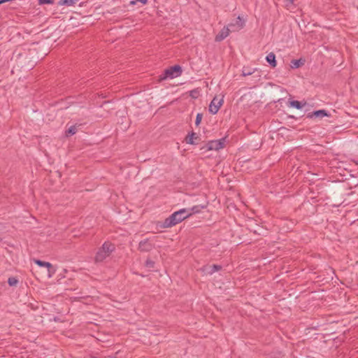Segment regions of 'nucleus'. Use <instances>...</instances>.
Masks as SVG:
<instances>
[{
  "mask_svg": "<svg viewBox=\"0 0 358 358\" xmlns=\"http://www.w3.org/2000/svg\"><path fill=\"white\" fill-rule=\"evenodd\" d=\"M203 208V206H193L192 208L187 209V210L188 213H189V216H190L192 214L199 213L201 209Z\"/></svg>",
  "mask_w": 358,
  "mask_h": 358,
  "instance_id": "obj_15",
  "label": "nucleus"
},
{
  "mask_svg": "<svg viewBox=\"0 0 358 358\" xmlns=\"http://www.w3.org/2000/svg\"><path fill=\"white\" fill-rule=\"evenodd\" d=\"M189 217V213H188L187 208L180 209L174 212L169 217H167L164 221L162 226L164 228L171 227Z\"/></svg>",
  "mask_w": 358,
  "mask_h": 358,
  "instance_id": "obj_1",
  "label": "nucleus"
},
{
  "mask_svg": "<svg viewBox=\"0 0 358 358\" xmlns=\"http://www.w3.org/2000/svg\"><path fill=\"white\" fill-rule=\"evenodd\" d=\"M77 131V129H76V126H71L69 128V129L67 130L66 133H67V135H73L76 133Z\"/></svg>",
  "mask_w": 358,
  "mask_h": 358,
  "instance_id": "obj_18",
  "label": "nucleus"
},
{
  "mask_svg": "<svg viewBox=\"0 0 358 358\" xmlns=\"http://www.w3.org/2000/svg\"><path fill=\"white\" fill-rule=\"evenodd\" d=\"M80 0H60L58 2L59 6L66 5L67 6H72L76 4Z\"/></svg>",
  "mask_w": 358,
  "mask_h": 358,
  "instance_id": "obj_12",
  "label": "nucleus"
},
{
  "mask_svg": "<svg viewBox=\"0 0 358 358\" xmlns=\"http://www.w3.org/2000/svg\"><path fill=\"white\" fill-rule=\"evenodd\" d=\"M54 0H38L39 4L52 3Z\"/></svg>",
  "mask_w": 358,
  "mask_h": 358,
  "instance_id": "obj_23",
  "label": "nucleus"
},
{
  "mask_svg": "<svg viewBox=\"0 0 358 358\" xmlns=\"http://www.w3.org/2000/svg\"><path fill=\"white\" fill-rule=\"evenodd\" d=\"M195 135L196 134L194 133H192L190 135H189L186 138V143L188 144H194V139L195 138Z\"/></svg>",
  "mask_w": 358,
  "mask_h": 358,
  "instance_id": "obj_17",
  "label": "nucleus"
},
{
  "mask_svg": "<svg viewBox=\"0 0 358 358\" xmlns=\"http://www.w3.org/2000/svg\"><path fill=\"white\" fill-rule=\"evenodd\" d=\"M306 102L302 103L301 102H300L299 101H291L289 102V106L297 108V109L302 108L304 106H306Z\"/></svg>",
  "mask_w": 358,
  "mask_h": 358,
  "instance_id": "obj_14",
  "label": "nucleus"
},
{
  "mask_svg": "<svg viewBox=\"0 0 358 358\" xmlns=\"http://www.w3.org/2000/svg\"><path fill=\"white\" fill-rule=\"evenodd\" d=\"M221 268V266H218V265H216V264H214L213 266H206L203 268V271H206V273L207 274H213L215 272L219 271L220 269Z\"/></svg>",
  "mask_w": 358,
  "mask_h": 358,
  "instance_id": "obj_10",
  "label": "nucleus"
},
{
  "mask_svg": "<svg viewBox=\"0 0 358 358\" xmlns=\"http://www.w3.org/2000/svg\"><path fill=\"white\" fill-rule=\"evenodd\" d=\"M252 73V72L247 69H243V76H250Z\"/></svg>",
  "mask_w": 358,
  "mask_h": 358,
  "instance_id": "obj_22",
  "label": "nucleus"
},
{
  "mask_svg": "<svg viewBox=\"0 0 358 358\" xmlns=\"http://www.w3.org/2000/svg\"><path fill=\"white\" fill-rule=\"evenodd\" d=\"M182 73L181 67L178 65L171 66L164 71V73L161 76L160 79L174 78L180 76Z\"/></svg>",
  "mask_w": 358,
  "mask_h": 358,
  "instance_id": "obj_3",
  "label": "nucleus"
},
{
  "mask_svg": "<svg viewBox=\"0 0 358 358\" xmlns=\"http://www.w3.org/2000/svg\"><path fill=\"white\" fill-rule=\"evenodd\" d=\"M266 59L267 62L272 66L275 67L276 66V60H275V55L273 52H270L267 55Z\"/></svg>",
  "mask_w": 358,
  "mask_h": 358,
  "instance_id": "obj_11",
  "label": "nucleus"
},
{
  "mask_svg": "<svg viewBox=\"0 0 358 358\" xmlns=\"http://www.w3.org/2000/svg\"><path fill=\"white\" fill-rule=\"evenodd\" d=\"M313 115L315 117H322L328 116V114H327V111L324 110H319L315 111L313 113Z\"/></svg>",
  "mask_w": 358,
  "mask_h": 358,
  "instance_id": "obj_16",
  "label": "nucleus"
},
{
  "mask_svg": "<svg viewBox=\"0 0 358 358\" xmlns=\"http://www.w3.org/2000/svg\"><path fill=\"white\" fill-rule=\"evenodd\" d=\"M224 138H222L220 140L212 141L208 143V148L210 150H219L222 149L224 146Z\"/></svg>",
  "mask_w": 358,
  "mask_h": 358,
  "instance_id": "obj_5",
  "label": "nucleus"
},
{
  "mask_svg": "<svg viewBox=\"0 0 358 358\" xmlns=\"http://www.w3.org/2000/svg\"><path fill=\"white\" fill-rule=\"evenodd\" d=\"M202 114L201 113H198L196 115V121H195V124L196 125H199L202 120Z\"/></svg>",
  "mask_w": 358,
  "mask_h": 358,
  "instance_id": "obj_21",
  "label": "nucleus"
},
{
  "mask_svg": "<svg viewBox=\"0 0 358 358\" xmlns=\"http://www.w3.org/2000/svg\"><path fill=\"white\" fill-rule=\"evenodd\" d=\"M231 29H229V27L227 26V27H224L220 31L219 34H217L215 36V41H222V40H224V38H226L229 33H230Z\"/></svg>",
  "mask_w": 358,
  "mask_h": 358,
  "instance_id": "obj_9",
  "label": "nucleus"
},
{
  "mask_svg": "<svg viewBox=\"0 0 358 358\" xmlns=\"http://www.w3.org/2000/svg\"><path fill=\"white\" fill-rule=\"evenodd\" d=\"M115 250V245L109 242H105L102 247L99 249L95 256L96 262H101L106 258L109 257L111 252Z\"/></svg>",
  "mask_w": 358,
  "mask_h": 358,
  "instance_id": "obj_2",
  "label": "nucleus"
},
{
  "mask_svg": "<svg viewBox=\"0 0 358 358\" xmlns=\"http://www.w3.org/2000/svg\"><path fill=\"white\" fill-rule=\"evenodd\" d=\"M304 64V60L299 59H294L291 61L290 66L292 69H297L302 66Z\"/></svg>",
  "mask_w": 358,
  "mask_h": 358,
  "instance_id": "obj_13",
  "label": "nucleus"
},
{
  "mask_svg": "<svg viewBox=\"0 0 358 358\" xmlns=\"http://www.w3.org/2000/svg\"><path fill=\"white\" fill-rule=\"evenodd\" d=\"M34 263L39 266L46 267L48 270V276L49 278L52 277V275L55 273V270L52 268V266L50 263L47 262H43L39 259H34Z\"/></svg>",
  "mask_w": 358,
  "mask_h": 358,
  "instance_id": "obj_6",
  "label": "nucleus"
},
{
  "mask_svg": "<svg viewBox=\"0 0 358 358\" xmlns=\"http://www.w3.org/2000/svg\"><path fill=\"white\" fill-rule=\"evenodd\" d=\"M223 102H224V96L223 95L215 96L209 105L210 113L213 115L216 114L218 112L221 106L223 104Z\"/></svg>",
  "mask_w": 358,
  "mask_h": 358,
  "instance_id": "obj_4",
  "label": "nucleus"
},
{
  "mask_svg": "<svg viewBox=\"0 0 358 358\" xmlns=\"http://www.w3.org/2000/svg\"><path fill=\"white\" fill-rule=\"evenodd\" d=\"M153 247V244L148 239H145L139 243L138 249L143 252H148L150 251Z\"/></svg>",
  "mask_w": 358,
  "mask_h": 358,
  "instance_id": "obj_8",
  "label": "nucleus"
},
{
  "mask_svg": "<svg viewBox=\"0 0 358 358\" xmlns=\"http://www.w3.org/2000/svg\"><path fill=\"white\" fill-rule=\"evenodd\" d=\"M294 0H285V5L287 9H292Z\"/></svg>",
  "mask_w": 358,
  "mask_h": 358,
  "instance_id": "obj_19",
  "label": "nucleus"
},
{
  "mask_svg": "<svg viewBox=\"0 0 358 358\" xmlns=\"http://www.w3.org/2000/svg\"><path fill=\"white\" fill-rule=\"evenodd\" d=\"M17 280L15 278H9L8 280V283L10 286H15L17 284Z\"/></svg>",
  "mask_w": 358,
  "mask_h": 358,
  "instance_id": "obj_20",
  "label": "nucleus"
},
{
  "mask_svg": "<svg viewBox=\"0 0 358 358\" xmlns=\"http://www.w3.org/2000/svg\"><path fill=\"white\" fill-rule=\"evenodd\" d=\"M154 262L151 260L146 261V266L149 268H153Z\"/></svg>",
  "mask_w": 358,
  "mask_h": 358,
  "instance_id": "obj_24",
  "label": "nucleus"
},
{
  "mask_svg": "<svg viewBox=\"0 0 358 358\" xmlns=\"http://www.w3.org/2000/svg\"><path fill=\"white\" fill-rule=\"evenodd\" d=\"M244 26V22L238 17L234 23H231L228 25L231 31H238L241 30Z\"/></svg>",
  "mask_w": 358,
  "mask_h": 358,
  "instance_id": "obj_7",
  "label": "nucleus"
}]
</instances>
